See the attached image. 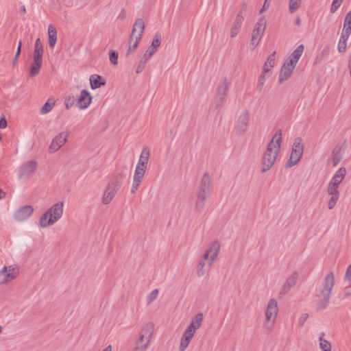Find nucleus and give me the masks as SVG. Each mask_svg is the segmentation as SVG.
<instances>
[{
  "label": "nucleus",
  "instance_id": "1",
  "mask_svg": "<svg viewBox=\"0 0 351 351\" xmlns=\"http://www.w3.org/2000/svg\"><path fill=\"white\" fill-rule=\"evenodd\" d=\"M282 132L278 130L268 143L262 156L261 172L269 170L274 165L281 147Z\"/></svg>",
  "mask_w": 351,
  "mask_h": 351
},
{
  "label": "nucleus",
  "instance_id": "2",
  "mask_svg": "<svg viewBox=\"0 0 351 351\" xmlns=\"http://www.w3.org/2000/svg\"><path fill=\"white\" fill-rule=\"evenodd\" d=\"M65 204L64 201H58L48 208L40 216L38 225L42 228H47L56 224L64 214Z\"/></svg>",
  "mask_w": 351,
  "mask_h": 351
},
{
  "label": "nucleus",
  "instance_id": "3",
  "mask_svg": "<svg viewBox=\"0 0 351 351\" xmlns=\"http://www.w3.org/2000/svg\"><path fill=\"white\" fill-rule=\"evenodd\" d=\"M203 319L204 314L202 312L197 313L191 318L190 324L186 327L180 337L178 351H186L197 330L201 328Z\"/></svg>",
  "mask_w": 351,
  "mask_h": 351
},
{
  "label": "nucleus",
  "instance_id": "4",
  "mask_svg": "<svg viewBox=\"0 0 351 351\" xmlns=\"http://www.w3.org/2000/svg\"><path fill=\"white\" fill-rule=\"evenodd\" d=\"M335 274L332 271L327 274L323 278L319 293L317 295V297L320 298L317 306L318 310H322L326 307L335 286Z\"/></svg>",
  "mask_w": 351,
  "mask_h": 351
},
{
  "label": "nucleus",
  "instance_id": "5",
  "mask_svg": "<svg viewBox=\"0 0 351 351\" xmlns=\"http://www.w3.org/2000/svg\"><path fill=\"white\" fill-rule=\"evenodd\" d=\"M304 149V145L302 139L296 138L292 145L291 155L286 166L287 167H292L297 165L302 157Z\"/></svg>",
  "mask_w": 351,
  "mask_h": 351
},
{
  "label": "nucleus",
  "instance_id": "6",
  "mask_svg": "<svg viewBox=\"0 0 351 351\" xmlns=\"http://www.w3.org/2000/svg\"><path fill=\"white\" fill-rule=\"evenodd\" d=\"M250 121V113L247 110H244L241 112L238 117L237 118L234 126V131L237 136H243L244 135L248 128Z\"/></svg>",
  "mask_w": 351,
  "mask_h": 351
},
{
  "label": "nucleus",
  "instance_id": "7",
  "mask_svg": "<svg viewBox=\"0 0 351 351\" xmlns=\"http://www.w3.org/2000/svg\"><path fill=\"white\" fill-rule=\"evenodd\" d=\"M19 274L16 265H5L0 269V285H6L14 280Z\"/></svg>",
  "mask_w": 351,
  "mask_h": 351
},
{
  "label": "nucleus",
  "instance_id": "8",
  "mask_svg": "<svg viewBox=\"0 0 351 351\" xmlns=\"http://www.w3.org/2000/svg\"><path fill=\"white\" fill-rule=\"evenodd\" d=\"M220 250V242L217 240L213 241L207 245L199 258L214 263L219 256Z\"/></svg>",
  "mask_w": 351,
  "mask_h": 351
},
{
  "label": "nucleus",
  "instance_id": "9",
  "mask_svg": "<svg viewBox=\"0 0 351 351\" xmlns=\"http://www.w3.org/2000/svg\"><path fill=\"white\" fill-rule=\"evenodd\" d=\"M120 186V183L117 181L110 182L103 192L101 199V203L104 205L110 204L116 196Z\"/></svg>",
  "mask_w": 351,
  "mask_h": 351
},
{
  "label": "nucleus",
  "instance_id": "10",
  "mask_svg": "<svg viewBox=\"0 0 351 351\" xmlns=\"http://www.w3.org/2000/svg\"><path fill=\"white\" fill-rule=\"evenodd\" d=\"M38 167V162L31 160L23 163L19 167L18 178L19 180L28 178L32 176Z\"/></svg>",
  "mask_w": 351,
  "mask_h": 351
},
{
  "label": "nucleus",
  "instance_id": "11",
  "mask_svg": "<svg viewBox=\"0 0 351 351\" xmlns=\"http://www.w3.org/2000/svg\"><path fill=\"white\" fill-rule=\"evenodd\" d=\"M69 136V133L65 131L57 134L52 139L51 144L49 146V153L54 154L55 152H58L67 142Z\"/></svg>",
  "mask_w": 351,
  "mask_h": 351
},
{
  "label": "nucleus",
  "instance_id": "12",
  "mask_svg": "<svg viewBox=\"0 0 351 351\" xmlns=\"http://www.w3.org/2000/svg\"><path fill=\"white\" fill-rule=\"evenodd\" d=\"M348 144L343 141L338 145L332 150L330 160L333 167H336L343 158L345 152L347 149Z\"/></svg>",
  "mask_w": 351,
  "mask_h": 351
},
{
  "label": "nucleus",
  "instance_id": "13",
  "mask_svg": "<svg viewBox=\"0 0 351 351\" xmlns=\"http://www.w3.org/2000/svg\"><path fill=\"white\" fill-rule=\"evenodd\" d=\"M156 330L155 324L148 321L142 324L138 333V337L152 342Z\"/></svg>",
  "mask_w": 351,
  "mask_h": 351
},
{
  "label": "nucleus",
  "instance_id": "14",
  "mask_svg": "<svg viewBox=\"0 0 351 351\" xmlns=\"http://www.w3.org/2000/svg\"><path fill=\"white\" fill-rule=\"evenodd\" d=\"M346 173V169L344 167H341L335 171L326 186L339 190L340 185L345 179Z\"/></svg>",
  "mask_w": 351,
  "mask_h": 351
},
{
  "label": "nucleus",
  "instance_id": "15",
  "mask_svg": "<svg viewBox=\"0 0 351 351\" xmlns=\"http://www.w3.org/2000/svg\"><path fill=\"white\" fill-rule=\"evenodd\" d=\"M34 208L31 205H25L18 208L13 214V218L18 222H23L29 218L34 213Z\"/></svg>",
  "mask_w": 351,
  "mask_h": 351
},
{
  "label": "nucleus",
  "instance_id": "16",
  "mask_svg": "<svg viewBox=\"0 0 351 351\" xmlns=\"http://www.w3.org/2000/svg\"><path fill=\"white\" fill-rule=\"evenodd\" d=\"M279 312L278 301L275 298H270L265 310V319L276 320Z\"/></svg>",
  "mask_w": 351,
  "mask_h": 351
},
{
  "label": "nucleus",
  "instance_id": "17",
  "mask_svg": "<svg viewBox=\"0 0 351 351\" xmlns=\"http://www.w3.org/2000/svg\"><path fill=\"white\" fill-rule=\"evenodd\" d=\"M146 171L147 170L145 169L135 167L130 190V193L132 194L136 193V192L138 191L145 177Z\"/></svg>",
  "mask_w": 351,
  "mask_h": 351
},
{
  "label": "nucleus",
  "instance_id": "18",
  "mask_svg": "<svg viewBox=\"0 0 351 351\" xmlns=\"http://www.w3.org/2000/svg\"><path fill=\"white\" fill-rule=\"evenodd\" d=\"M295 66H296L293 64V62H289L287 60L285 61L279 73L278 82L280 84L283 83L291 76Z\"/></svg>",
  "mask_w": 351,
  "mask_h": 351
},
{
  "label": "nucleus",
  "instance_id": "19",
  "mask_svg": "<svg viewBox=\"0 0 351 351\" xmlns=\"http://www.w3.org/2000/svg\"><path fill=\"white\" fill-rule=\"evenodd\" d=\"M326 191L329 197L327 202V207L329 210H332L336 206L339 199L340 192L339 189H334L328 186H326Z\"/></svg>",
  "mask_w": 351,
  "mask_h": 351
},
{
  "label": "nucleus",
  "instance_id": "20",
  "mask_svg": "<svg viewBox=\"0 0 351 351\" xmlns=\"http://www.w3.org/2000/svg\"><path fill=\"white\" fill-rule=\"evenodd\" d=\"M267 25V21L264 16H261L256 23L252 32V36L261 40Z\"/></svg>",
  "mask_w": 351,
  "mask_h": 351
},
{
  "label": "nucleus",
  "instance_id": "21",
  "mask_svg": "<svg viewBox=\"0 0 351 351\" xmlns=\"http://www.w3.org/2000/svg\"><path fill=\"white\" fill-rule=\"evenodd\" d=\"M93 97L86 90H82L77 101V106L80 110L86 109L92 103Z\"/></svg>",
  "mask_w": 351,
  "mask_h": 351
},
{
  "label": "nucleus",
  "instance_id": "22",
  "mask_svg": "<svg viewBox=\"0 0 351 351\" xmlns=\"http://www.w3.org/2000/svg\"><path fill=\"white\" fill-rule=\"evenodd\" d=\"M213 263H212L209 261H203L202 259L199 258L197 263V266H196V271H195L196 276L198 278H202V277L206 276V274H208L210 272V271L213 267Z\"/></svg>",
  "mask_w": 351,
  "mask_h": 351
},
{
  "label": "nucleus",
  "instance_id": "23",
  "mask_svg": "<svg viewBox=\"0 0 351 351\" xmlns=\"http://www.w3.org/2000/svg\"><path fill=\"white\" fill-rule=\"evenodd\" d=\"M210 192L209 190L199 189L195 202V207L197 210H201L204 208Z\"/></svg>",
  "mask_w": 351,
  "mask_h": 351
},
{
  "label": "nucleus",
  "instance_id": "24",
  "mask_svg": "<svg viewBox=\"0 0 351 351\" xmlns=\"http://www.w3.org/2000/svg\"><path fill=\"white\" fill-rule=\"evenodd\" d=\"M298 277V275L296 272H293L290 275L282 285L279 294L280 295L287 294L295 285Z\"/></svg>",
  "mask_w": 351,
  "mask_h": 351
},
{
  "label": "nucleus",
  "instance_id": "25",
  "mask_svg": "<svg viewBox=\"0 0 351 351\" xmlns=\"http://www.w3.org/2000/svg\"><path fill=\"white\" fill-rule=\"evenodd\" d=\"M228 90V85L225 80L217 88L216 95V105L219 106L225 100Z\"/></svg>",
  "mask_w": 351,
  "mask_h": 351
},
{
  "label": "nucleus",
  "instance_id": "26",
  "mask_svg": "<svg viewBox=\"0 0 351 351\" xmlns=\"http://www.w3.org/2000/svg\"><path fill=\"white\" fill-rule=\"evenodd\" d=\"M243 19L244 16L242 12H240L239 13L237 14L236 19L230 27V36L231 38H234L238 35L241 27Z\"/></svg>",
  "mask_w": 351,
  "mask_h": 351
},
{
  "label": "nucleus",
  "instance_id": "27",
  "mask_svg": "<svg viewBox=\"0 0 351 351\" xmlns=\"http://www.w3.org/2000/svg\"><path fill=\"white\" fill-rule=\"evenodd\" d=\"M151 341L137 336L132 351H147L149 348Z\"/></svg>",
  "mask_w": 351,
  "mask_h": 351
},
{
  "label": "nucleus",
  "instance_id": "28",
  "mask_svg": "<svg viewBox=\"0 0 351 351\" xmlns=\"http://www.w3.org/2000/svg\"><path fill=\"white\" fill-rule=\"evenodd\" d=\"M145 29V23L142 19H138L135 21L131 36L134 37L142 38Z\"/></svg>",
  "mask_w": 351,
  "mask_h": 351
},
{
  "label": "nucleus",
  "instance_id": "29",
  "mask_svg": "<svg viewBox=\"0 0 351 351\" xmlns=\"http://www.w3.org/2000/svg\"><path fill=\"white\" fill-rule=\"evenodd\" d=\"M149 159V152L147 149H143L140 155L136 168L147 169Z\"/></svg>",
  "mask_w": 351,
  "mask_h": 351
},
{
  "label": "nucleus",
  "instance_id": "30",
  "mask_svg": "<svg viewBox=\"0 0 351 351\" xmlns=\"http://www.w3.org/2000/svg\"><path fill=\"white\" fill-rule=\"evenodd\" d=\"M43 45L41 43L40 39L38 38L36 40L34 49L33 53V60L43 61Z\"/></svg>",
  "mask_w": 351,
  "mask_h": 351
},
{
  "label": "nucleus",
  "instance_id": "31",
  "mask_svg": "<svg viewBox=\"0 0 351 351\" xmlns=\"http://www.w3.org/2000/svg\"><path fill=\"white\" fill-rule=\"evenodd\" d=\"M304 49V45L301 44L298 45L286 60L289 62H293V64L296 66L299 59L303 53Z\"/></svg>",
  "mask_w": 351,
  "mask_h": 351
},
{
  "label": "nucleus",
  "instance_id": "32",
  "mask_svg": "<svg viewBox=\"0 0 351 351\" xmlns=\"http://www.w3.org/2000/svg\"><path fill=\"white\" fill-rule=\"evenodd\" d=\"M90 87L92 89H97L106 84L104 78L96 74L91 75L89 78Z\"/></svg>",
  "mask_w": 351,
  "mask_h": 351
},
{
  "label": "nucleus",
  "instance_id": "33",
  "mask_svg": "<svg viewBox=\"0 0 351 351\" xmlns=\"http://www.w3.org/2000/svg\"><path fill=\"white\" fill-rule=\"evenodd\" d=\"M325 333L321 332L319 335L318 341H319V348L322 351H331L332 350V345L330 341L324 339Z\"/></svg>",
  "mask_w": 351,
  "mask_h": 351
},
{
  "label": "nucleus",
  "instance_id": "34",
  "mask_svg": "<svg viewBox=\"0 0 351 351\" xmlns=\"http://www.w3.org/2000/svg\"><path fill=\"white\" fill-rule=\"evenodd\" d=\"M49 45L51 48H53L57 41V31L53 25L48 27Z\"/></svg>",
  "mask_w": 351,
  "mask_h": 351
},
{
  "label": "nucleus",
  "instance_id": "35",
  "mask_svg": "<svg viewBox=\"0 0 351 351\" xmlns=\"http://www.w3.org/2000/svg\"><path fill=\"white\" fill-rule=\"evenodd\" d=\"M159 290L155 289L149 293L145 298V304L147 306H151L158 298Z\"/></svg>",
  "mask_w": 351,
  "mask_h": 351
},
{
  "label": "nucleus",
  "instance_id": "36",
  "mask_svg": "<svg viewBox=\"0 0 351 351\" xmlns=\"http://www.w3.org/2000/svg\"><path fill=\"white\" fill-rule=\"evenodd\" d=\"M56 100L53 97H50L47 99L45 104L42 106L40 110L41 114H46L49 112L55 106Z\"/></svg>",
  "mask_w": 351,
  "mask_h": 351
},
{
  "label": "nucleus",
  "instance_id": "37",
  "mask_svg": "<svg viewBox=\"0 0 351 351\" xmlns=\"http://www.w3.org/2000/svg\"><path fill=\"white\" fill-rule=\"evenodd\" d=\"M199 189L211 191V180L208 173L206 172L202 176L199 182Z\"/></svg>",
  "mask_w": 351,
  "mask_h": 351
},
{
  "label": "nucleus",
  "instance_id": "38",
  "mask_svg": "<svg viewBox=\"0 0 351 351\" xmlns=\"http://www.w3.org/2000/svg\"><path fill=\"white\" fill-rule=\"evenodd\" d=\"M350 35L341 33V36L338 42L337 49L339 53L346 51L347 48V41Z\"/></svg>",
  "mask_w": 351,
  "mask_h": 351
},
{
  "label": "nucleus",
  "instance_id": "39",
  "mask_svg": "<svg viewBox=\"0 0 351 351\" xmlns=\"http://www.w3.org/2000/svg\"><path fill=\"white\" fill-rule=\"evenodd\" d=\"M341 33L351 34V11H349L345 16Z\"/></svg>",
  "mask_w": 351,
  "mask_h": 351
},
{
  "label": "nucleus",
  "instance_id": "40",
  "mask_svg": "<svg viewBox=\"0 0 351 351\" xmlns=\"http://www.w3.org/2000/svg\"><path fill=\"white\" fill-rule=\"evenodd\" d=\"M275 54L276 51H274L270 56L267 57L263 65V70L270 73L271 69L275 65Z\"/></svg>",
  "mask_w": 351,
  "mask_h": 351
},
{
  "label": "nucleus",
  "instance_id": "41",
  "mask_svg": "<svg viewBox=\"0 0 351 351\" xmlns=\"http://www.w3.org/2000/svg\"><path fill=\"white\" fill-rule=\"evenodd\" d=\"M42 64L43 62L33 60L29 70L30 77H35L39 73Z\"/></svg>",
  "mask_w": 351,
  "mask_h": 351
},
{
  "label": "nucleus",
  "instance_id": "42",
  "mask_svg": "<svg viewBox=\"0 0 351 351\" xmlns=\"http://www.w3.org/2000/svg\"><path fill=\"white\" fill-rule=\"evenodd\" d=\"M270 75L269 72L262 70L261 74L258 78L257 88L258 90H261L264 86L266 81L269 79Z\"/></svg>",
  "mask_w": 351,
  "mask_h": 351
},
{
  "label": "nucleus",
  "instance_id": "43",
  "mask_svg": "<svg viewBox=\"0 0 351 351\" xmlns=\"http://www.w3.org/2000/svg\"><path fill=\"white\" fill-rule=\"evenodd\" d=\"M302 0H289V11L293 14L301 6Z\"/></svg>",
  "mask_w": 351,
  "mask_h": 351
},
{
  "label": "nucleus",
  "instance_id": "44",
  "mask_svg": "<svg viewBox=\"0 0 351 351\" xmlns=\"http://www.w3.org/2000/svg\"><path fill=\"white\" fill-rule=\"evenodd\" d=\"M141 40V38L138 37H134L132 36H130V44L128 49V53L134 51L138 47V43L140 40Z\"/></svg>",
  "mask_w": 351,
  "mask_h": 351
},
{
  "label": "nucleus",
  "instance_id": "45",
  "mask_svg": "<svg viewBox=\"0 0 351 351\" xmlns=\"http://www.w3.org/2000/svg\"><path fill=\"white\" fill-rule=\"evenodd\" d=\"M276 320L270 319H265L263 324V328L267 332H271L276 324Z\"/></svg>",
  "mask_w": 351,
  "mask_h": 351
},
{
  "label": "nucleus",
  "instance_id": "46",
  "mask_svg": "<svg viewBox=\"0 0 351 351\" xmlns=\"http://www.w3.org/2000/svg\"><path fill=\"white\" fill-rule=\"evenodd\" d=\"M161 44V35L158 33L155 34L151 45L149 47L157 50Z\"/></svg>",
  "mask_w": 351,
  "mask_h": 351
},
{
  "label": "nucleus",
  "instance_id": "47",
  "mask_svg": "<svg viewBox=\"0 0 351 351\" xmlns=\"http://www.w3.org/2000/svg\"><path fill=\"white\" fill-rule=\"evenodd\" d=\"M345 285L351 286V264L348 266L343 277Z\"/></svg>",
  "mask_w": 351,
  "mask_h": 351
},
{
  "label": "nucleus",
  "instance_id": "48",
  "mask_svg": "<svg viewBox=\"0 0 351 351\" xmlns=\"http://www.w3.org/2000/svg\"><path fill=\"white\" fill-rule=\"evenodd\" d=\"M156 49H153L151 47H149L141 58L144 59L146 61H148L149 58H151V57L156 53Z\"/></svg>",
  "mask_w": 351,
  "mask_h": 351
},
{
  "label": "nucleus",
  "instance_id": "49",
  "mask_svg": "<svg viewBox=\"0 0 351 351\" xmlns=\"http://www.w3.org/2000/svg\"><path fill=\"white\" fill-rule=\"evenodd\" d=\"M118 57H119V55H118V53L115 51H111L110 52V56H109V58H110V62L114 64V65H117V63H118Z\"/></svg>",
  "mask_w": 351,
  "mask_h": 351
},
{
  "label": "nucleus",
  "instance_id": "50",
  "mask_svg": "<svg viewBox=\"0 0 351 351\" xmlns=\"http://www.w3.org/2000/svg\"><path fill=\"white\" fill-rule=\"evenodd\" d=\"M147 62V61L145 60L143 58L141 59V60L136 67V73L137 74H139L143 72V71L144 70V69L145 67V64H146Z\"/></svg>",
  "mask_w": 351,
  "mask_h": 351
},
{
  "label": "nucleus",
  "instance_id": "51",
  "mask_svg": "<svg viewBox=\"0 0 351 351\" xmlns=\"http://www.w3.org/2000/svg\"><path fill=\"white\" fill-rule=\"evenodd\" d=\"M260 41H261V40L251 37L250 42V50H252V51L254 50L259 45Z\"/></svg>",
  "mask_w": 351,
  "mask_h": 351
},
{
  "label": "nucleus",
  "instance_id": "52",
  "mask_svg": "<svg viewBox=\"0 0 351 351\" xmlns=\"http://www.w3.org/2000/svg\"><path fill=\"white\" fill-rule=\"evenodd\" d=\"M342 1L340 0H333L331 8H330V12L334 13L336 12L337 8L341 5L342 3Z\"/></svg>",
  "mask_w": 351,
  "mask_h": 351
},
{
  "label": "nucleus",
  "instance_id": "53",
  "mask_svg": "<svg viewBox=\"0 0 351 351\" xmlns=\"http://www.w3.org/2000/svg\"><path fill=\"white\" fill-rule=\"evenodd\" d=\"M21 46H22V42L20 41L19 44V46H18V49H17L16 53V54L14 56V58L13 59V61H12L13 66H15L16 62H17L18 58H19V55L21 53Z\"/></svg>",
  "mask_w": 351,
  "mask_h": 351
},
{
  "label": "nucleus",
  "instance_id": "54",
  "mask_svg": "<svg viewBox=\"0 0 351 351\" xmlns=\"http://www.w3.org/2000/svg\"><path fill=\"white\" fill-rule=\"evenodd\" d=\"M73 104V97L71 96L67 97L64 100V105L66 108L68 110L69 109Z\"/></svg>",
  "mask_w": 351,
  "mask_h": 351
},
{
  "label": "nucleus",
  "instance_id": "55",
  "mask_svg": "<svg viewBox=\"0 0 351 351\" xmlns=\"http://www.w3.org/2000/svg\"><path fill=\"white\" fill-rule=\"evenodd\" d=\"M308 315L306 313H304V314L301 315L298 319L299 325L301 326H303L304 322L308 319Z\"/></svg>",
  "mask_w": 351,
  "mask_h": 351
},
{
  "label": "nucleus",
  "instance_id": "56",
  "mask_svg": "<svg viewBox=\"0 0 351 351\" xmlns=\"http://www.w3.org/2000/svg\"><path fill=\"white\" fill-rule=\"evenodd\" d=\"M326 53V51H323L322 53H321V55L320 56H317L315 58V61H314V64H318L319 63H321L322 60V58H324V55Z\"/></svg>",
  "mask_w": 351,
  "mask_h": 351
},
{
  "label": "nucleus",
  "instance_id": "57",
  "mask_svg": "<svg viewBox=\"0 0 351 351\" xmlns=\"http://www.w3.org/2000/svg\"><path fill=\"white\" fill-rule=\"evenodd\" d=\"M343 293H344V295L346 298L350 297L351 296V286L345 285Z\"/></svg>",
  "mask_w": 351,
  "mask_h": 351
},
{
  "label": "nucleus",
  "instance_id": "58",
  "mask_svg": "<svg viewBox=\"0 0 351 351\" xmlns=\"http://www.w3.org/2000/svg\"><path fill=\"white\" fill-rule=\"evenodd\" d=\"M7 121L5 117H1L0 119V128L4 129L7 127Z\"/></svg>",
  "mask_w": 351,
  "mask_h": 351
},
{
  "label": "nucleus",
  "instance_id": "59",
  "mask_svg": "<svg viewBox=\"0 0 351 351\" xmlns=\"http://www.w3.org/2000/svg\"><path fill=\"white\" fill-rule=\"evenodd\" d=\"M126 16L125 11L124 10H122L121 13L118 16V19L121 20H123Z\"/></svg>",
  "mask_w": 351,
  "mask_h": 351
},
{
  "label": "nucleus",
  "instance_id": "60",
  "mask_svg": "<svg viewBox=\"0 0 351 351\" xmlns=\"http://www.w3.org/2000/svg\"><path fill=\"white\" fill-rule=\"evenodd\" d=\"M348 69H349L350 76L351 77V55L350 56L349 59H348Z\"/></svg>",
  "mask_w": 351,
  "mask_h": 351
},
{
  "label": "nucleus",
  "instance_id": "61",
  "mask_svg": "<svg viewBox=\"0 0 351 351\" xmlns=\"http://www.w3.org/2000/svg\"><path fill=\"white\" fill-rule=\"evenodd\" d=\"M101 351H112V346L111 345H108L104 349H103Z\"/></svg>",
  "mask_w": 351,
  "mask_h": 351
},
{
  "label": "nucleus",
  "instance_id": "62",
  "mask_svg": "<svg viewBox=\"0 0 351 351\" xmlns=\"http://www.w3.org/2000/svg\"><path fill=\"white\" fill-rule=\"evenodd\" d=\"M5 197V193L0 189V200Z\"/></svg>",
  "mask_w": 351,
  "mask_h": 351
},
{
  "label": "nucleus",
  "instance_id": "63",
  "mask_svg": "<svg viewBox=\"0 0 351 351\" xmlns=\"http://www.w3.org/2000/svg\"><path fill=\"white\" fill-rule=\"evenodd\" d=\"M20 12L21 13H23V14H25L26 13V9H25V7L24 5L21 7Z\"/></svg>",
  "mask_w": 351,
  "mask_h": 351
},
{
  "label": "nucleus",
  "instance_id": "64",
  "mask_svg": "<svg viewBox=\"0 0 351 351\" xmlns=\"http://www.w3.org/2000/svg\"><path fill=\"white\" fill-rule=\"evenodd\" d=\"M300 19H298L296 20V21H295V23H296L297 25H299V24H300Z\"/></svg>",
  "mask_w": 351,
  "mask_h": 351
}]
</instances>
